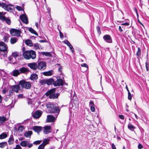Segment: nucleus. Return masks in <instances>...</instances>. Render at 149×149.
Listing matches in <instances>:
<instances>
[{
  "label": "nucleus",
  "mask_w": 149,
  "mask_h": 149,
  "mask_svg": "<svg viewBox=\"0 0 149 149\" xmlns=\"http://www.w3.org/2000/svg\"><path fill=\"white\" fill-rule=\"evenodd\" d=\"M47 108L48 109V111L49 113L55 114L54 116L57 118L60 112L59 107L55 104L51 103H48L46 105Z\"/></svg>",
  "instance_id": "1"
},
{
  "label": "nucleus",
  "mask_w": 149,
  "mask_h": 149,
  "mask_svg": "<svg viewBox=\"0 0 149 149\" xmlns=\"http://www.w3.org/2000/svg\"><path fill=\"white\" fill-rule=\"evenodd\" d=\"M23 55L24 58L27 60L31 58L34 59L36 56L35 51L33 50L26 51L23 52Z\"/></svg>",
  "instance_id": "2"
},
{
  "label": "nucleus",
  "mask_w": 149,
  "mask_h": 149,
  "mask_svg": "<svg viewBox=\"0 0 149 149\" xmlns=\"http://www.w3.org/2000/svg\"><path fill=\"white\" fill-rule=\"evenodd\" d=\"M19 84L21 86L22 88L26 89H30L31 86L30 82L26 81L24 80H22L19 81Z\"/></svg>",
  "instance_id": "3"
},
{
  "label": "nucleus",
  "mask_w": 149,
  "mask_h": 149,
  "mask_svg": "<svg viewBox=\"0 0 149 149\" xmlns=\"http://www.w3.org/2000/svg\"><path fill=\"white\" fill-rule=\"evenodd\" d=\"M11 35L12 36H17L19 37L20 35L21 31L20 30L15 29H11L10 31Z\"/></svg>",
  "instance_id": "4"
},
{
  "label": "nucleus",
  "mask_w": 149,
  "mask_h": 149,
  "mask_svg": "<svg viewBox=\"0 0 149 149\" xmlns=\"http://www.w3.org/2000/svg\"><path fill=\"white\" fill-rule=\"evenodd\" d=\"M46 63L44 61H40L38 63L37 68L38 69L44 70L46 68Z\"/></svg>",
  "instance_id": "5"
},
{
  "label": "nucleus",
  "mask_w": 149,
  "mask_h": 149,
  "mask_svg": "<svg viewBox=\"0 0 149 149\" xmlns=\"http://www.w3.org/2000/svg\"><path fill=\"white\" fill-rule=\"evenodd\" d=\"M65 82V81L62 79H57L56 81H54L53 85L54 86H63V83Z\"/></svg>",
  "instance_id": "6"
},
{
  "label": "nucleus",
  "mask_w": 149,
  "mask_h": 149,
  "mask_svg": "<svg viewBox=\"0 0 149 149\" xmlns=\"http://www.w3.org/2000/svg\"><path fill=\"white\" fill-rule=\"evenodd\" d=\"M12 91H9L10 93H13V91H14L16 93H18L20 89V86L18 85H15L11 86Z\"/></svg>",
  "instance_id": "7"
},
{
  "label": "nucleus",
  "mask_w": 149,
  "mask_h": 149,
  "mask_svg": "<svg viewBox=\"0 0 149 149\" xmlns=\"http://www.w3.org/2000/svg\"><path fill=\"white\" fill-rule=\"evenodd\" d=\"M103 38L104 40L108 43H111L112 42V39L111 37L109 35L107 34L104 35Z\"/></svg>",
  "instance_id": "8"
},
{
  "label": "nucleus",
  "mask_w": 149,
  "mask_h": 149,
  "mask_svg": "<svg viewBox=\"0 0 149 149\" xmlns=\"http://www.w3.org/2000/svg\"><path fill=\"white\" fill-rule=\"evenodd\" d=\"M19 18L23 23H25L26 24L28 23V18L26 14L21 15L20 16Z\"/></svg>",
  "instance_id": "9"
},
{
  "label": "nucleus",
  "mask_w": 149,
  "mask_h": 149,
  "mask_svg": "<svg viewBox=\"0 0 149 149\" xmlns=\"http://www.w3.org/2000/svg\"><path fill=\"white\" fill-rule=\"evenodd\" d=\"M32 129L39 134V132L42 131V127L40 126H35L33 127Z\"/></svg>",
  "instance_id": "10"
},
{
  "label": "nucleus",
  "mask_w": 149,
  "mask_h": 149,
  "mask_svg": "<svg viewBox=\"0 0 149 149\" xmlns=\"http://www.w3.org/2000/svg\"><path fill=\"white\" fill-rule=\"evenodd\" d=\"M28 66L31 69L34 70H36L37 68V65L36 63L34 62L28 63Z\"/></svg>",
  "instance_id": "11"
},
{
  "label": "nucleus",
  "mask_w": 149,
  "mask_h": 149,
  "mask_svg": "<svg viewBox=\"0 0 149 149\" xmlns=\"http://www.w3.org/2000/svg\"><path fill=\"white\" fill-rule=\"evenodd\" d=\"M56 88H52L48 91L45 94V95L47 96H50L51 95H52L53 93H54L56 92Z\"/></svg>",
  "instance_id": "12"
},
{
  "label": "nucleus",
  "mask_w": 149,
  "mask_h": 149,
  "mask_svg": "<svg viewBox=\"0 0 149 149\" xmlns=\"http://www.w3.org/2000/svg\"><path fill=\"white\" fill-rule=\"evenodd\" d=\"M55 117L50 115H48L47 116V122H54L56 120Z\"/></svg>",
  "instance_id": "13"
},
{
  "label": "nucleus",
  "mask_w": 149,
  "mask_h": 149,
  "mask_svg": "<svg viewBox=\"0 0 149 149\" xmlns=\"http://www.w3.org/2000/svg\"><path fill=\"white\" fill-rule=\"evenodd\" d=\"M42 115L41 111H37L32 115V116L33 118H39Z\"/></svg>",
  "instance_id": "14"
},
{
  "label": "nucleus",
  "mask_w": 149,
  "mask_h": 149,
  "mask_svg": "<svg viewBox=\"0 0 149 149\" xmlns=\"http://www.w3.org/2000/svg\"><path fill=\"white\" fill-rule=\"evenodd\" d=\"M51 127L50 126H45L44 127V133L47 134L51 132Z\"/></svg>",
  "instance_id": "15"
},
{
  "label": "nucleus",
  "mask_w": 149,
  "mask_h": 149,
  "mask_svg": "<svg viewBox=\"0 0 149 149\" xmlns=\"http://www.w3.org/2000/svg\"><path fill=\"white\" fill-rule=\"evenodd\" d=\"M0 50H8V47L5 43L3 42H0Z\"/></svg>",
  "instance_id": "16"
},
{
  "label": "nucleus",
  "mask_w": 149,
  "mask_h": 149,
  "mask_svg": "<svg viewBox=\"0 0 149 149\" xmlns=\"http://www.w3.org/2000/svg\"><path fill=\"white\" fill-rule=\"evenodd\" d=\"M19 70L20 74L22 73H26V72H29L30 71L29 70V68H25L24 67H22L20 68Z\"/></svg>",
  "instance_id": "17"
},
{
  "label": "nucleus",
  "mask_w": 149,
  "mask_h": 149,
  "mask_svg": "<svg viewBox=\"0 0 149 149\" xmlns=\"http://www.w3.org/2000/svg\"><path fill=\"white\" fill-rule=\"evenodd\" d=\"M1 20L3 21H5L6 23L8 25H10L11 23L10 20L8 18H6L5 16L4 17H0Z\"/></svg>",
  "instance_id": "18"
},
{
  "label": "nucleus",
  "mask_w": 149,
  "mask_h": 149,
  "mask_svg": "<svg viewBox=\"0 0 149 149\" xmlns=\"http://www.w3.org/2000/svg\"><path fill=\"white\" fill-rule=\"evenodd\" d=\"M45 81L46 84L48 86L52 85V84L53 85L54 80L53 78H51L49 79H45Z\"/></svg>",
  "instance_id": "19"
},
{
  "label": "nucleus",
  "mask_w": 149,
  "mask_h": 149,
  "mask_svg": "<svg viewBox=\"0 0 149 149\" xmlns=\"http://www.w3.org/2000/svg\"><path fill=\"white\" fill-rule=\"evenodd\" d=\"M141 49L140 47L138 48V50L136 53V55L139 62L140 58H141L140 56L141 55Z\"/></svg>",
  "instance_id": "20"
},
{
  "label": "nucleus",
  "mask_w": 149,
  "mask_h": 149,
  "mask_svg": "<svg viewBox=\"0 0 149 149\" xmlns=\"http://www.w3.org/2000/svg\"><path fill=\"white\" fill-rule=\"evenodd\" d=\"M89 107H90L91 111L93 112L95 111V108L94 107V104L93 101H90L89 102Z\"/></svg>",
  "instance_id": "21"
},
{
  "label": "nucleus",
  "mask_w": 149,
  "mask_h": 149,
  "mask_svg": "<svg viewBox=\"0 0 149 149\" xmlns=\"http://www.w3.org/2000/svg\"><path fill=\"white\" fill-rule=\"evenodd\" d=\"M53 70H52L47 72H44L42 73V74L45 76H50L53 74Z\"/></svg>",
  "instance_id": "22"
},
{
  "label": "nucleus",
  "mask_w": 149,
  "mask_h": 149,
  "mask_svg": "<svg viewBox=\"0 0 149 149\" xmlns=\"http://www.w3.org/2000/svg\"><path fill=\"white\" fill-rule=\"evenodd\" d=\"M59 93H53L52 95H51L49 97L51 99H56L58 98L59 95Z\"/></svg>",
  "instance_id": "23"
},
{
  "label": "nucleus",
  "mask_w": 149,
  "mask_h": 149,
  "mask_svg": "<svg viewBox=\"0 0 149 149\" xmlns=\"http://www.w3.org/2000/svg\"><path fill=\"white\" fill-rule=\"evenodd\" d=\"M20 74L19 71L18 70H13L11 74L15 77L17 76Z\"/></svg>",
  "instance_id": "24"
},
{
  "label": "nucleus",
  "mask_w": 149,
  "mask_h": 149,
  "mask_svg": "<svg viewBox=\"0 0 149 149\" xmlns=\"http://www.w3.org/2000/svg\"><path fill=\"white\" fill-rule=\"evenodd\" d=\"M31 79L32 80H36L38 79V75L36 74H32L30 77Z\"/></svg>",
  "instance_id": "25"
},
{
  "label": "nucleus",
  "mask_w": 149,
  "mask_h": 149,
  "mask_svg": "<svg viewBox=\"0 0 149 149\" xmlns=\"http://www.w3.org/2000/svg\"><path fill=\"white\" fill-rule=\"evenodd\" d=\"M32 134L33 132L31 131H28L25 133L24 135L26 137H29L30 138L31 135Z\"/></svg>",
  "instance_id": "26"
},
{
  "label": "nucleus",
  "mask_w": 149,
  "mask_h": 149,
  "mask_svg": "<svg viewBox=\"0 0 149 149\" xmlns=\"http://www.w3.org/2000/svg\"><path fill=\"white\" fill-rule=\"evenodd\" d=\"M25 43L27 45L30 47H32L33 46V43L32 41L29 39H27L25 41Z\"/></svg>",
  "instance_id": "27"
},
{
  "label": "nucleus",
  "mask_w": 149,
  "mask_h": 149,
  "mask_svg": "<svg viewBox=\"0 0 149 149\" xmlns=\"http://www.w3.org/2000/svg\"><path fill=\"white\" fill-rule=\"evenodd\" d=\"M8 52V50H0V54L3 55L5 57L7 56Z\"/></svg>",
  "instance_id": "28"
},
{
  "label": "nucleus",
  "mask_w": 149,
  "mask_h": 149,
  "mask_svg": "<svg viewBox=\"0 0 149 149\" xmlns=\"http://www.w3.org/2000/svg\"><path fill=\"white\" fill-rule=\"evenodd\" d=\"M50 141V139H45L41 144L45 147L46 145L49 143Z\"/></svg>",
  "instance_id": "29"
},
{
  "label": "nucleus",
  "mask_w": 149,
  "mask_h": 149,
  "mask_svg": "<svg viewBox=\"0 0 149 149\" xmlns=\"http://www.w3.org/2000/svg\"><path fill=\"white\" fill-rule=\"evenodd\" d=\"M8 59L9 61H11V63L13 64H15L16 62V61H14V58L11 55L8 57Z\"/></svg>",
  "instance_id": "30"
},
{
  "label": "nucleus",
  "mask_w": 149,
  "mask_h": 149,
  "mask_svg": "<svg viewBox=\"0 0 149 149\" xmlns=\"http://www.w3.org/2000/svg\"><path fill=\"white\" fill-rule=\"evenodd\" d=\"M13 57L14 58L15 61H16V58L19 55L18 53L17 52H12V55Z\"/></svg>",
  "instance_id": "31"
},
{
  "label": "nucleus",
  "mask_w": 149,
  "mask_h": 149,
  "mask_svg": "<svg viewBox=\"0 0 149 149\" xmlns=\"http://www.w3.org/2000/svg\"><path fill=\"white\" fill-rule=\"evenodd\" d=\"M14 140L13 136L12 135H10L8 141L9 144L10 145L13 144Z\"/></svg>",
  "instance_id": "32"
},
{
  "label": "nucleus",
  "mask_w": 149,
  "mask_h": 149,
  "mask_svg": "<svg viewBox=\"0 0 149 149\" xmlns=\"http://www.w3.org/2000/svg\"><path fill=\"white\" fill-rule=\"evenodd\" d=\"M28 30L31 33L35 34L37 36H38V34L37 33V32L33 28H29L28 29Z\"/></svg>",
  "instance_id": "33"
},
{
  "label": "nucleus",
  "mask_w": 149,
  "mask_h": 149,
  "mask_svg": "<svg viewBox=\"0 0 149 149\" xmlns=\"http://www.w3.org/2000/svg\"><path fill=\"white\" fill-rule=\"evenodd\" d=\"M41 53L43 55H45L46 56H52V54L50 52H42Z\"/></svg>",
  "instance_id": "34"
},
{
  "label": "nucleus",
  "mask_w": 149,
  "mask_h": 149,
  "mask_svg": "<svg viewBox=\"0 0 149 149\" xmlns=\"http://www.w3.org/2000/svg\"><path fill=\"white\" fill-rule=\"evenodd\" d=\"M7 120L8 119L4 116L0 117V123H2Z\"/></svg>",
  "instance_id": "35"
},
{
  "label": "nucleus",
  "mask_w": 149,
  "mask_h": 149,
  "mask_svg": "<svg viewBox=\"0 0 149 149\" xmlns=\"http://www.w3.org/2000/svg\"><path fill=\"white\" fill-rule=\"evenodd\" d=\"M146 67L147 71H149V60L148 58L146 60Z\"/></svg>",
  "instance_id": "36"
},
{
  "label": "nucleus",
  "mask_w": 149,
  "mask_h": 149,
  "mask_svg": "<svg viewBox=\"0 0 149 149\" xmlns=\"http://www.w3.org/2000/svg\"><path fill=\"white\" fill-rule=\"evenodd\" d=\"M128 128L131 131H134V130L136 128V127L134 125L129 124L128 125Z\"/></svg>",
  "instance_id": "37"
},
{
  "label": "nucleus",
  "mask_w": 149,
  "mask_h": 149,
  "mask_svg": "<svg viewBox=\"0 0 149 149\" xmlns=\"http://www.w3.org/2000/svg\"><path fill=\"white\" fill-rule=\"evenodd\" d=\"M18 40V39H16L15 37L11 38L10 40V43L12 44H14L16 43Z\"/></svg>",
  "instance_id": "38"
},
{
  "label": "nucleus",
  "mask_w": 149,
  "mask_h": 149,
  "mask_svg": "<svg viewBox=\"0 0 149 149\" xmlns=\"http://www.w3.org/2000/svg\"><path fill=\"white\" fill-rule=\"evenodd\" d=\"M7 137V135L5 132H3L0 135V139H3Z\"/></svg>",
  "instance_id": "39"
},
{
  "label": "nucleus",
  "mask_w": 149,
  "mask_h": 149,
  "mask_svg": "<svg viewBox=\"0 0 149 149\" xmlns=\"http://www.w3.org/2000/svg\"><path fill=\"white\" fill-rule=\"evenodd\" d=\"M27 143L28 142L27 141H23L20 143V145L23 147H26Z\"/></svg>",
  "instance_id": "40"
},
{
  "label": "nucleus",
  "mask_w": 149,
  "mask_h": 149,
  "mask_svg": "<svg viewBox=\"0 0 149 149\" xmlns=\"http://www.w3.org/2000/svg\"><path fill=\"white\" fill-rule=\"evenodd\" d=\"M7 142H3L0 143V147L1 148H3L5 146L7 145Z\"/></svg>",
  "instance_id": "41"
},
{
  "label": "nucleus",
  "mask_w": 149,
  "mask_h": 149,
  "mask_svg": "<svg viewBox=\"0 0 149 149\" xmlns=\"http://www.w3.org/2000/svg\"><path fill=\"white\" fill-rule=\"evenodd\" d=\"M39 83L41 84V85H44L45 84H46L45 79L40 80Z\"/></svg>",
  "instance_id": "42"
},
{
  "label": "nucleus",
  "mask_w": 149,
  "mask_h": 149,
  "mask_svg": "<svg viewBox=\"0 0 149 149\" xmlns=\"http://www.w3.org/2000/svg\"><path fill=\"white\" fill-rule=\"evenodd\" d=\"M24 129V126H21L19 127L18 128V130L20 132H22L23 130Z\"/></svg>",
  "instance_id": "43"
},
{
  "label": "nucleus",
  "mask_w": 149,
  "mask_h": 149,
  "mask_svg": "<svg viewBox=\"0 0 149 149\" xmlns=\"http://www.w3.org/2000/svg\"><path fill=\"white\" fill-rule=\"evenodd\" d=\"M6 3L3 2L0 3V6L3 8L5 9V8H6Z\"/></svg>",
  "instance_id": "44"
},
{
  "label": "nucleus",
  "mask_w": 149,
  "mask_h": 149,
  "mask_svg": "<svg viewBox=\"0 0 149 149\" xmlns=\"http://www.w3.org/2000/svg\"><path fill=\"white\" fill-rule=\"evenodd\" d=\"M96 29L97 33L99 34H101V32L100 27L99 26H97Z\"/></svg>",
  "instance_id": "45"
},
{
  "label": "nucleus",
  "mask_w": 149,
  "mask_h": 149,
  "mask_svg": "<svg viewBox=\"0 0 149 149\" xmlns=\"http://www.w3.org/2000/svg\"><path fill=\"white\" fill-rule=\"evenodd\" d=\"M5 8V10L8 11L12 12L13 10V9L10 7H7V8Z\"/></svg>",
  "instance_id": "46"
},
{
  "label": "nucleus",
  "mask_w": 149,
  "mask_h": 149,
  "mask_svg": "<svg viewBox=\"0 0 149 149\" xmlns=\"http://www.w3.org/2000/svg\"><path fill=\"white\" fill-rule=\"evenodd\" d=\"M41 142V140H38L37 141H35L33 142V144L35 145L39 144Z\"/></svg>",
  "instance_id": "47"
},
{
  "label": "nucleus",
  "mask_w": 149,
  "mask_h": 149,
  "mask_svg": "<svg viewBox=\"0 0 149 149\" xmlns=\"http://www.w3.org/2000/svg\"><path fill=\"white\" fill-rule=\"evenodd\" d=\"M34 47L36 49H39V44L38 43L35 44L34 45Z\"/></svg>",
  "instance_id": "48"
},
{
  "label": "nucleus",
  "mask_w": 149,
  "mask_h": 149,
  "mask_svg": "<svg viewBox=\"0 0 149 149\" xmlns=\"http://www.w3.org/2000/svg\"><path fill=\"white\" fill-rule=\"evenodd\" d=\"M63 42L68 46H69L71 44L69 41L67 40L64 41Z\"/></svg>",
  "instance_id": "49"
},
{
  "label": "nucleus",
  "mask_w": 149,
  "mask_h": 149,
  "mask_svg": "<svg viewBox=\"0 0 149 149\" xmlns=\"http://www.w3.org/2000/svg\"><path fill=\"white\" fill-rule=\"evenodd\" d=\"M16 8L17 10L19 11H22V9L21 7L19 6H17L16 7Z\"/></svg>",
  "instance_id": "50"
},
{
  "label": "nucleus",
  "mask_w": 149,
  "mask_h": 149,
  "mask_svg": "<svg viewBox=\"0 0 149 149\" xmlns=\"http://www.w3.org/2000/svg\"><path fill=\"white\" fill-rule=\"evenodd\" d=\"M143 147V146L141 143H139L138 146V149H141Z\"/></svg>",
  "instance_id": "51"
},
{
  "label": "nucleus",
  "mask_w": 149,
  "mask_h": 149,
  "mask_svg": "<svg viewBox=\"0 0 149 149\" xmlns=\"http://www.w3.org/2000/svg\"><path fill=\"white\" fill-rule=\"evenodd\" d=\"M128 98L129 100H131L132 99V95L130 92L128 93Z\"/></svg>",
  "instance_id": "52"
},
{
  "label": "nucleus",
  "mask_w": 149,
  "mask_h": 149,
  "mask_svg": "<svg viewBox=\"0 0 149 149\" xmlns=\"http://www.w3.org/2000/svg\"><path fill=\"white\" fill-rule=\"evenodd\" d=\"M8 38L7 36H4L3 38V40L5 42H8Z\"/></svg>",
  "instance_id": "53"
},
{
  "label": "nucleus",
  "mask_w": 149,
  "mask_h": 149,
  "mask_svg": "<svg viewBox=\"0 0 149 149\" xmlns=\"http://www.w3.org/2000/svg\"><path fill=\"white\" fill-rule=\"evenodd\" d=\"M44 147H45L41 144L38 146V149H43Z\"/></svg>",
  "instance_id": "54"
},
{
  "label": "nucleus",
  "mask_w": 149,
  "mask_h": 149,
  "mask_svg": "<svg viewBox=\"0 0 149 149\" xmlns=\"http://www.w3.org/2000/svg\"><path fill=\"white\" fill-rule=\"evenodd\" d=\"M133 9L135 11V12L136 13L137 17H139V14H138L137 10L136 8H133Z\"/></svg>",
  "instance_id": "55"
},
{
  "label": "nucleus",
  "mask_w": 149,
  "mask_h": 149,
  "mask_svg": "<svg viewBox=\"0 0 149 149\" xmlns=\"http://www.w3.org/2000/svg\"><path fill=\"white\" fill-rule=\"evenodd\" d=\"M81 65L82 67H84L86 68H88V66L87 64L85 63H83Z\"/></svg>",
  "instance_id": "56"
},
{
  "label": "nucleus",
  "mask_w": 149,
  "mask_h": 149,
  "mask_svg": "<svg viewBox=\"0 0 149 149\" xmlns=\"http://www.w3.org/2000/svg\"><path fill=\"white\" fill-rule=\"evenodd\" d=\"M119 118L122 119V120H123L124 119V116L123 115H119Z\"/></svg>",
  "instance_id": "57"
},
{
  "label": "nucleus",
  "mask_w": 149,
  "mask_h": 149,
  "mask_svg": "<svg viewBox=\"0 0 149 149\" xmlns=\"http://www.w3.org/2000/svg\"><path fill=\"white\" fill-rule=\"evenodd\" d=\"M60 36V38H62L63 37V35L62 34L61 32L59 31Z\"/></svg>",
  "instance_id": "58"
},
{
  "label": "nucleus",
  "mask_w": 149,
  "mask_h": 149,
  "mask_svg": "<svg viewBox=\"0 0 149 149\" xmlns=\"http://www.w3.org/2000/svg\"><path fill=\"white\" fill-rule=\"evenodd\" d=\"M122 25H125V26H129V23L128 22H125V23H122L121 24Z\"/></svg>",
  "instance_id": "59"
},
{
  "label": "nucleus",
  "mask_w": 149,
  "mask_h": 149,
  "mask_svg": "<svg viewBox=\"0 0 149 149\" xmlns=\"http://www.w3.org/2000/svg\"><path fill=\"white\" fill-rule=\"evenodd\" d=\"M15 148H16L17 149H21V147L19 145H16Z\"/></svg>",
  "instance_id": "60"
},
{
  "label": "nucleus",
  "mask_w": 149,
  "mask_h": 149,
  "mask_svg": "<svg viewBox=\"0 0 149 149\" xmlns=\"http://www.w3.org/2000/svg\"><path fill=\"white\" fill-rule=\"evenodd\" d=\"M112 149H116L115 146L113 143L112 144Z\"/></svg>",
  "instance_id": "61"
},
{
  "label": "nucleus",
  "mask_w": 149,
  "mask_h": 149,
  "mask_svg": "<svg viewBox=\"0 0 149 149\" xmlns=\"http://www.w3.org/2000/svg\"><path fill=\"white\" fill-rule=\"evenodd\" d=\"M6 8H7V7H8L9 6H13V5L11 4H6Z\"/></svg>",
  "instance_id": "62"
},
{
  "label": "nucleus",
  "mask_w": 149,
  "mask_h": 149,
  "mask_svg": "<svg viewBox=\"0 0 149 149\" xmlns=\"http://www.w3.org/2000/svg\"><path fill=\"white\" fill-rule=\"evenodd\" d=\"M23 95L22 94H19L18 95V97L19 98H22L23 97Z\"/></svg>",
  "instance_id": "63"
},
{
  "label": "nucleus",
  "mask_w": 149,
  "mask_h": 149,
  "mask_svg": "<svg viewBox=\"0 0 149 149\" xmlns=\"http://www.w3.org/2000/svg\"><path fill=\"white\" fill-rule=\"evenodd\" d=\"M118 29L120 32L123 31V30L122 29L121 26H119Z\"/></svg>",
  "instance_id": "64"
}]
</instances>
